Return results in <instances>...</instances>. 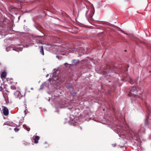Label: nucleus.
I'll return each instance as SVG.
<instances>
[{
  "mask_svg": "<svg viewBox=\"0 0 151 151\" xmlns=\"http://www.w3.org/2000/svg\"><path fill=\"white\" fill-rule=\"evenodd\" d=\"M137 91V88L135 86H133L131 87L129 93L128 94V96H135Z\"/></svg>",
  "mask_w": 151,
  "mask_h": 151,
  "instance_id": "1",
  "label": "nucleus"
},
{
  "mask_svg": "<svg viewBox=\"0 0 151 151\" xmlns=\"http://www.w3.org/2000/svg\"><path fill=\"white\" fill-rule=\"evenodd\" d=\"M26 93V91H21L20 92V91H16L14 93V95L16 96V97L19 98V99L20 98V96L21 97H23L25 96V94Z\"/></svg>",
  "mask_w": 151,
  "mask_h": 151,
  "instance_id": "2",
  "label": "nucleus"
},
{
  "mask_svg": "<svg viewBox=\"0 0 151 151\" xmlns=\"http://www.w3.org/2000/svg\"><path fill=\"white\" fill-rule=\"evenodd\" d=\"M122 80L123 81H127L129 83H130L131 84H133L135 82V81L132 80L131 78L129 76H127V77L125 78H124L122 79Z\"/></svg>",
  "mask_w": 151,
  "mask_h": 151,
  "instance_id": "3",
  "label": "nucleus"
},
{
  "mask_svg": "<svg viewBox=\"0 0 151 151\" xmlns=\"http://www.w3.org/2000/svg\"><path fill=\"white\" fill-rule=\"evenodd\" d=\"M3 110L4 115L5 116L8 115L9 114V111L8 109L5 106H3Z\"/></svg>",
  "mask_w": 151,
  "mask_h": 151,
  "instance_id": "4",
  "label": "nucleus"
},
{
  "mask_svg": "<svg viewBox=\"0 0 151 151\" xmlns=\"http://www.w3.org/2000/svg\"><path fill=\"white\" fill-rule=\"evenodd\" d=\"M40 137L38 136H34L33 137V139L34 141V143L37 144L38 142V140L40 139Z\"/></svg>",
  "mask_w": 151,
  "mask_h": 151,
  "instance_id": "5",
  "label": "nucleus"
},
{
  "mask_svg": "<svg viewBox=\"0 0 151 151\" xmlns=\"http://www.w3.org/2000/svg\"><path fill=\"white\" fill-rule=\"evenodd\" d=\"M149 117L147 116L145 119V125L146 126H148L150 125V123L148 121Z\"/></svg>",
  "mask_w": 151,
  "mask_h": 151,
  "instance_id": "6",
  "label": "nucleus"
},
{
  "mask_svg": "<svg viewBox=\"0 0 151 151\" xmlns=\"http://www.w3.org/2000/svg\"><path fill=\"white\" fill-rule=\"evenodd\" d=\"M39 47L40 49V52L42 55H44V53L43 46H39Z\"/></svg>",
  "mask_w": 151,
  "mask_h": 151,
  "instance_id": "7",
  "label": "nucleus"
},
{
  "mask_svg": "<svg viewBox=\"0 0 151 151\" xmlns=\"http://www.w3.org/2000/svg\"><path fill=\"white\" fill-rule=\"evenodd\" d=\"M6 75V73L5 72H3L1 75V76L2 78H5Z\"/></svg>",
  "mask_w": 151,
  "mask_h": 151,
  "instance_id": "8",
  "label": "nucleus"
},
{
  "mask_svg": "<svg viewBox=\"0 0 151 151\" xmlns=\"http://www.w3.org/2000/svg\"><path fill=\"white\" fill-rule=\"evenodd\" d=\"M4 125L11 126L12 124L9 122H7L4 123Z\"/></svg>",
  "mask_w": 151,
  "mask_h": 151,
  "instance_id": "9",
  "label": "nucleus"
},
{
  "mask_svg": "<svg viewBox=\"0 0 151 151\" xmlns=\"http://www.w3.org/2000/svg\"><path fill=\"white\" fill-rule=\"evenodd\" d=\"M10 88L12 90H15L16 89V88L15 86H11Z\"/></svg>",
  "mask_w": 151,
  "mask_h": 151,
  "instance_id": "10",
  "label": "nucleus"
},
{
  "mask_svg": "<svg viewBox=\"0 0 151 151\" xmlns=\"http://www.w3.org/2000/svg\"><path fill=\"white\" fill-rule=\"evenodd\" d=\"M72 62L73 63H77V60H73L72 61Z\"/></svg>",
  "mask_w": 151,
  "mask_h": 151,
  "instance_id": "11",
  "label": "nucleus"
},
{
  "mask_svg": "<svg viewBox=\"0 0 151 151\" xmlns=\"http://www.w3.org/2000/svg\"><path fill=\"white\" fill-rule=\"evenodd\" d=\"M26 129L28 131H29L30 130V128L28 127H26Z\"/></svg>",
  "mask_w": 151,
  "mask_h": 151,
  "instance_id": "12",
  "label": "nucleus"
},
{
  "mask_svg": "<svg viewBox=\"0 0 151 151\" xmlns=\"http://www.w3.org/2000/svg\"><path fill=\"white\" fill-rule=\"evenodd\" d=\"M14 130L16 132H17L19 131V129L17 128H14Z\"/></svg>",
  "mask_w": 151,
  "mask_h": 151,
  "instance_id": "13",
  "label": "nucleus"
},
{
  "mask_svg": "<svg viewBox=\"0 0 151 151\" xmlns=\"http://www.w3.org/2000/svg\"><path fill=\"white\" fill-rule=\"evenodd\" d=\"M3 89V88L1 86H0V91H2Z\"/></svg>",
  "mask_w": 151,
  "mask_h": 151,
  "instance_id": "14",
  "label": "nucleus"
},
{
  "mask_svg": "<svg viewBox=\"0 0 151 151\" xmlns=\"http://www.w3.org/2000/svg\"><path fill=\"white\" fill-rule=\"evenodd\" d=\"M24 113L25 114H27L26 111V110L24 111Z\"/></svg>",
  "mask_w": 151,
  "mask_h": 151,
  "instance_id": "15",
  "label": "nucleus"
},
{
  "mask_svg": "<svg viewBox=\"0 0 151 151\" xmlns=\"http://www.w3.org/2000/svg\"><path fill=\"white\" fill-rule=\"evenodd\" d=\"M67 64H68L67 63H65L64 64V65H67Z\"/></svg>",
  "mask_w": 151,
  "mask_h": 151,
  "instance_id": "16",
  "label": "nucleus"
},
{
  "mask_svg": "<svg viewBox=\"0 0 151 151\" xmlns=\"http://www.w3.org/2000/svg\"><path fill=\"white\" fill-rule=\"evenodd\" d=\"M7 49H8V48L7 47L6 48V50L7 51H9L8 50H7Z\"/></svg>",
  "mask_w": 151,
  "mask_h": 151,
  "instance_id": "17",
  "label": "nucleus"
},
{
  "mask_svg": "<svg viewBox=\"0 0 151 151\" xmlns=\"http://www.w3.org/2000/svg\"><path fill=\"white\" fill-rule=\"evenodd\" d=\"M107 68H109V69H110V67H109V66H108V67H107Z\"/></svg>",
  "mask_w": 151,
  "mask_h": 151,
  "instance_id": "18",
  "label": "nucleus"
}]
</instances>
